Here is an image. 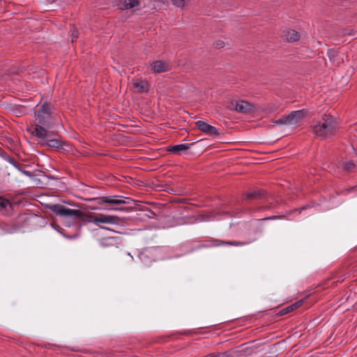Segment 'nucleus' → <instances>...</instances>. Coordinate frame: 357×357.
<instances>
[{
	"instance_id": "f257e3e1",
	"label": "nucleus",
	"mask_w": 357,
	"mask_h": 357,
	"mask_svg": "<svg viewBox=\"0 0 357 357\" xmlns=\"http://www.w3.org/2000/svg\"><path fill=\"white\" fill-rule=\"evenodd\" d=\"M50 209L57 215L63 217H75L82 222H89L95 224L101 229H109L102 226L103 224H117L118 218L106 214H98L96 216L86 215L80 210L71 209L61 204H52Z\"/></svg>"
},
{
	"instance_id": "f03ea898",
	"label": "nucleus",
	"mask_w": 357,
	"mask_h": 357,
	"mask_svg": "<svg viewBox=\"0 0 357 357\" xmlns=\"http://www.w3.org/2000/svg\"><path fill=\"white\" fill-rule=\"evenodd\" d=\"M313 134L320 139H326L333 135L338 129V123L331 115H324L321 120L312 126Z\"/></svg>"
},
{
	"instance_id": "7ed1b4c3",
	"label": "nucleus",
	"mask_w": 357,
	"mask_h": 357,
	"mask_svg": "<svg viewBox=\"0 0 357 357\" xmlns=\"http://www.w3.org/2000/svg\"><path fill=\"white\" fill-rule=\"evenodd\" d=\"M307 109H301L292 112L287 116H284L280 120L277 121V123H282L288 126H296L301 124L305 119V116L308 114Z\"/></svg>"
},
{
	"instance_id": "20e7f679",
	"label": "nucleus",
	"mask_w": 357,
	"mask_h": 357,
	"mask_svg": "<svg viewBox=\"0 0 357 357\" xmlns=\"http://www.w3.org/2000/svg\"><path fill=\"white\" fill-rule=\"evenodd\" d=\"M231 105L233 109L243 114H252L259 110L257 105L241 99L232 100Z\"/></svg>"
},
{
	"instance_id": "39448f33",
	"label": "nucleus",
	"mask_w": 357,
	"mask_h": 357,
	"mask_svg": "<svg viewBox=\"0 0 357 357\" xmlns=\"http://www.w3.org/2000/svg\"><path fill=\"white\" fill-rule=\"evenodd\" d=\"M31 135L37 137L39 139L40 143L44 142L47 139L51 137L53 134L51 132L47 131L43 127L36 125L32 130H29Z\"/></svg>"
},
{
	"instance_id": "423d86ee",
	"label": "nucleus",
	"mask_w": 357,
	"mask_h": 357,
	"mask_svg": "<svg viewBox=\"0 0 357 357\" xmlns=\"http://www.w3.org/2000/svg\"><path fill=\"white\" fill-rule=\"evenodd\" d=\"M197 128L202 132L210 135L215 136L220 134V130L217 129L214 126L208 124L204 121H198L195 123Z\"/></svg>"
},
{
	"instance_id": "0eeeda50",
	"label": "nucleus",
	"mask_w": 357,
	"mask_h": 357,
	"mask_svg": "<svg viewBox=\"0 0 357 357\" xmlns=\"http://www.w3.org/2000/svg\"><path fill=\"white\" fill-rule=\"evenodd\" d=\"M36 120L41 124H46L50 118V108L47 104L41 106L36 114Z\"/></svg>"
},
{
	"instance_id": "6e6552de",
	"label": "nucleus",
	"mask_w": 357,
	"mask_h": 357,
	"mask_svg": "<svg viewBox=\"0 0 357 357\" xmlns=\"http://www.w3.org/2000/svg\"><path fill=\"white\" fill-rule=\"evenodd\" d=\"M301 36L298 31L291 29H285L281 33V38L289 43L298 41Z\"/></svg>"
},
{
	"instance_id": "1a4fd4ad",
	"label": "nucleus",
	"mask_w": 357,
	"mask_h": 357,
	"mask_svg": "<svg viewBox=\"0 0 357 357\" xmlns=\"http://www.w3.org/2000/svg\"><path fill=\"white\" fill-rule=\"evenodd\" d=\"M170 69L169 64L163 61H155L151 63V70L154 73L167 72Z\"/></svg>"
},
{
	"instance_id": "9d476101",
	"label": "nucleus",
	"mask_w": 357,
	"mask_h": 357,
	"mask_svg": "<svg viewBox=\"0 0 357 357\" xmlns=\"http://www.w3.org/2000/svg\"><path fill=\"white\" fill-rule=\"evenodd\" d=\"M132 89L136 93H143L148 91V84L144 80H135L132 82Z\"/></svg>"
},
{
	"instance_id": "9b49d317",
	"label": "nucleus",
	"mask_w": 357,
	"mask_h": 357,
	"mask_svg": "<svg viewBox=\"0 0 357 357\" xmlns=\"http://www.w3.org/2000/svg\"><path fill=\"white\" fill-rule=\"evenodd\" d=\"M42 145L47 146L53 148H61L62 146V142L60 139L51 137L47 139L44 142H42Z\"/></svg>"
},
{
	"instance_id": "f8f14e48",
	"label": "nucleus",
	"mask_w": 357,
	"mask_h": 357,
	"mask_svg": "<svg viewBox=\"0 0 357 357\" xmlns=\"http://www.w3.org/2000/svg\"><path fill=\"white\" fill-rule=\"evenodd\" d=\"M189 148L190 144H182L172 146L169 151L176 154H180L181 152L189 149Z\"/></svg>"
},
{
	"instance_id": "ddd939ff",
	"label": "nucleus",
	"mask_w": 357,
	"mask_h": 357,
	"mask_svg": "<svg viewBox=\"0 0 357 357\" xmlns=\"http://www.w3.org/2000/svg\"><path fill=\"white\" fill-rule=\"evenodd\" d=\"M139 5L137 0H124L120 5L121 9H130Z\"/></svg>"
},
{
	"instance_id": "4468645a",
	"label": "nucleus",
	"mask_w": 357,
	"mask_h": 357,
	"mask_svg": "<svg viewBox=\"0 0 357 357\" xmlns=\"http://www.w3.org/2000/svg\"><path fill=\"white\" fill-rule=\"evenodd\" d=\"M102 203H107L111 204H126V201L122 199L105 197L102 198Z\"/></svg>"
},
{
	"instance_id": "2eb2a0df",
	"label": "nucleus",
	"mask_w": 357,
	"mask_h": 357,
	"mask_svg": "<svg viewBox=\"0 0 357 357\" xmlns=\"http://www.w3.org/2000/svg\"><path fill=\"white\" fill-rule=\"evenodd\" d=\"M215 245H234V246H239V245H243L245 243L243 242L240 241H215Z\"/></svg>"
},
{
	"instance_id": "dca6fc26",
	"label": "nucleus",
	"mask_w": 357,
	"mask_h": 357,
	"mask_svg": "<svg viewBox=\"0 0 357 357\" xmlns=\"http://www.w3.org/2000/svg\"><path fill=\"white\" fill-rule=\"evenodd\" d=\"M303 304V301H299L282 310V314H286L298 308Z\"/></svg>"
},
{
	"instance_id": "f3484780",
	"label": "nucleus",
	"mask_w": 357,
	"mask_h": 357,
	"mask_svg": "<svg viewBox=\"0 0 357 357\" xmlns=\"http://www.w3.org/2000/svg\"><path fill=\"white\" fill-rule=\"evenodd\" d=\"M113 238H103L100 241V245L102 248L113 245Z\"/></svg>"
},
{
	"instance_id": "a211bd4d",
	"label": "nucleus",
	"mask_w": 357,
	"mask_h": 357,
	"mask_svg": "<svg viewBox=\"0 0 357 357\" xmlns=\"http://www.w3.org/2000/svg\"><path fill=\"white\" fill-rule=\"evenodd\" d=\"M190 0H171L173 5L178 8H183Z\"/></svg>"
},
{
	"instance_id": "6ab92c4d",
	"label": "nucleus",
	"mask_w": 357,
	"mask_h": 357,
	"mask_svg": "<svg viewBox=\"0 0 357 357\" xmlns=\"http://www.w3.org/2000/svg\"><path fill=\"white\" fill-rule=\"evenodd\" d=\"M9 204H10V202L8 199H6L2 197H0V210L6 208L7 206Z\"/></svg>"
},
{
	"instance_id": "aec40b11",
	"label": "nucleus",
	"mask_w": 357,
	"mask_h": 357,
	"mask_svg": "<svg viewBox=\"0 0 357 357\" xmlns=\"http://www.w3.org/2000/svg\"><path fill=\"white\" fill-rule=\"evenodd\" d=\"M206 357H232L230 354L228 353H220V354H211Z\"/></svg>"
},
{
	"instance_id": "412c9836",
	"label": "nucleus",
	"mask_w": 357,
	"mask_h": 357,
	"mask_svg": "<svg viewBox=\"0 0 357 357\" xmlns=\"http://www.w3.org/2000/svg\"><path fill=\"white\" fill-rule=\"evenodd\" d=\"M354 167V163L352 162H347L344 164V169L347 171L351 170Z\"/></svg>"
},
{
	"instance_id": "4be33fe9",
	"label": "nucleus",
	"mask_w": 357,
	"mask_h": 357,
	"mask_svg": "<svg viewBox=\"0 0 357 357\" xmlns=\"http://www.w3.org/2000/svg\"><path fill=\"white\" fill-rule=\"evenodd\" d=\"M329 56H330V59L332 61V62L336 63L337 64L340 63V61H336V59H335L336 55H335V52H331L329 53Z\"/></svg>"
},
{
	"instance_id": "5701e85b",
	"label": "nucleus",
	"mask_w": 357,
	"mask_h": 357,
	"mask_svg": "<svg viewBox=\"0 0 357 357\" xmlns=\"http://www.w3.org/2000/svg\"><path fill=\"white\" fill-rule=\"evenodd\" d=\"M215 45L218 48H222L224 46V43L222 41H218Z\"/></svg>"
},
{
	"instance_id": "b1692460",
	"label": "nucleus",
	"mask_w": 357,
	"mask_h": 357,
	"mask_svg": "<svg viewBox=\"0 0 357 357\" xmlns=\"http://www.w3.org/2000/svg\"><path fill=\"white\" fill-rule=\"evenodd\" d=\"M22 172L29 176H31V173L27 171H22Z\"/></svg>"
},
{
	"instance_id": "393cba45",
	"label": "nucleus",
	"mask_w": 357,
	"mask_h": 357,
	"mask_svg": "<svg viewBox=\"0 0 357 357\" xmlns=\"http://www.w3.org/2000/svg\"><path fill=\"white\" fill-rule=\"evenodd\" d=\"M72 37H73L72 41H73L74 38H77V35L76 33H73L72 34Z\"/></svg>"
}]
</instances>
